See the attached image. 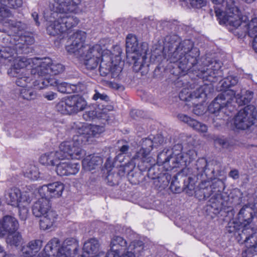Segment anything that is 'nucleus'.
<instances>
[{
    "label": "nucleus",
    "mask_w": 257,
    "mask_h": 257,
    "mask_svg": "<svg viewBox=\"0 0 257 257\" xmlns=\"http://www.w3.org/2000/svg\"><path fill=\"white\" fill-rule=\"evenodd\" d=\"M164 50L167 51L169 60L173 64L170 70L168 82L177 86H184L182 77L191 78L193 84L195 80L201 79L215 83L223 76L219 61H214L203 67H199V49L194 47L193 42L190 39L180 41L177 35L167 36L164 43Z\"/></svg>",
    "instance_id": "obj_1"
},
{
    "label": "nucleus",
    "mask_w": 257,
    "mask_h": 257,
    "mask_svg": "<svg viewBox=\"0 0 257 257\" xmlns=\"http://www.w3.org/2000/svg\"><path fill=\"white\" fill-rule=\"evenodd\" d=\"M100 130L98 125L81 124L72 141L61 143L60 152H51L42 155L39 159L40 163L43 165L54 166L61 159H81L85 155L82 146L92 142V139L100 133Z\"/></svg>",
    "instance_id": "obj_2"
},
{
    "label": "nucleus",
    "mask_w": 257,
    "mask_h": 257,
    "mask_svg": "<svg viewBox=\"0 0 257 257\" xmlns=\"http://www.w3.org/2000/svg\"><path fill=\"white\" fill-rule=\"evenodd\" d=\"M21 22L8 20L4 23V28L0 32L7 34V38H3L4 42H9L11 46L0 50V57L4 59H10L13 56L10 52L11 47H13L17 54L26 53L29 46L33 44L35 39L33 36L23 35L24 28Z\"/></svg>",
    "instance_id": "obj_3"
},
{
    "label": "nucleus",
    "mask_w": 257,
    "mask_h": 257,
    "mask_svg": "<svg viewBox=\"0 0 257 257\" xmlns=\"http://www.w3.org/2000/svg\"><path fill=\"white\" fill-rule=\"evenodd\" d=\"M252 206H243L238 214V220L243 224L241 233L236 236L239 243L245 244L246 249L242 251V257H252L257 254V235L255 229L248 226L253 218Z\"/></svg>",
    "instance_id": "obj_4"
},
{
    "label": "nucleus",
    "mask_w": 257,
    "mask_h": 257,
    "mask_svg": "<svg viewBox=\"0 0 257 257\" xmlns=\"http://www.w3.org/2000/svg\"><path fill=\"white\" fill-rule=\"evenodd\" d=\"M182 145L179 144L171 149L165 148L158 154L156 164L161 165L167 171L187 167L195 159L197 154L193 150L182 152Z\"/></svg>",
    "instance_id": "obj_5"
},
{
    "label": "nucleus",
    "mask_w": 257,
    "mask_h": 257,
    "mask_svg": "<svg viewBox=\"0 0 257 257\" xmlns=\"http://www.w3.org/2000/svg\"><path fill=\"white\" fill-rule=\"evenodd\" d=\"M224 189V183L220 179L204 180L201 182L198 189L195 191V196L199 200L209 198L207 205V210L212 209V212L216 214L224 205V199L222 195Z\"/></svg>",
    "instance_id": "obj_6"
},
{
    "label": "nucleus",
    "mask_w": 257,
    "mask_h": 257,
    "mask_svg": "<svg viewBox=\"0 0 257 257\" xmlns=\"http://www.w3.org/2000/svg\"><path fill=\"white\" fill-rule=\"evenodd\" d=\"M214 7L217 20L220 25H226L237 28L243 24V17L234 0H211Z\"/></svg>",
    "instance_id": "obj_7"
},
{
    "label": "nucleus",
    "mask_w": 257,
    "mask_h": 257,
    "mask_svg": "<svg viewBox=\"0 0 257 257\" xmlns=\"http://www.w3.org/2000/svg\"><path fill=\"white\" fill-rule=\"evenodd\" d=\"M144 43H139L137 37L128 34L125 40L126 56L129 63H133V69L139 71L145 65L147 59L148 47Z\"/></svg>",
    "instance_id": "obj_8"
},
{
    "label": "nucleus",
    "mask_w": 257,
    "mask_h": 257,
    "mask_svg": "<svg viewBox=\"0 0 257 257\" xmlns=\"http://www.w3.org/2000/svg\"><path fill=\"white\" fill-rule=\"evenodd\" d=\"M139 243V241L134 240L128 245L127 241L122 237L114 236L111 240L110 248L106 253L105 257H121L131 254L136 257V248Z\"/></svg>",
    "instance_id": "obj_9"
},
{
    "label": "nucleus",
    "mask_w": 257,
    "mask_h": 257,
    "mask_svg": "<svg viewBox=\"0 0 257 257\" xmlns=\"http://www.w3.org/2000/svg\"><path fill=\"white\" fill-rule=\"evenodd\" d=\"M234 93L231 90L225 91L219 94L209 105L208 110L211 113H223L226 116L230 115L236 110L235 105L229 103Z\"/></svg>",
    "instance_id": "obj_10"
},
{
    "label": "nucleus",
    "mask_w": 257,
    "mask_h": 257,
    "mask_svg": "<svg viewBox=\"0 0 257 257\" xmlns=\"http://www.w3.org/2000/svg\"><path fill=\"white\" fill-rule=\"evenodd\" d=\"M86 102L81 96L73 95L63 98L56 105L57 110L63 114H74L83 110Z\"/></svg>",
    "instance_id": "obj_11"
},
{
    "label": "nucleus",
    "mask_w": 257,
    "mask_h": 257,
    "mask_svg": "<svg viewBox=\"0 0 257 257\" xmlns=\"http://www.w3.org/2000/svg\"><path fill=\"white\" fill-rule=\"evenodd\" d=\"M35 60L39 61V64L36 66H32L31 73L32 75L43 76L51 74L58 75L63 72L65 67L60 63H54L51 59L45 58L44 60L35 58Z\"/></svg>",
    "instance_id": "obj_12"
},
{
    "label": "nucleus",
    "mask_w": 257,
    "mask_h": 257,
    "mask_svg": "<svg viewBox=\"0 0 257 257\" xmlns=\"http://www.w3.org/2000/svg\"><path fill=\"white\" fill-rule=\"evenodd\" d=\"M99 71L102 76L110 74L112 78L120 79L122 68L118 64L113 63L112 54L109 51L102 55Z\"/></svg>",
    "instance_id": "obj_13"
},
{
    "label": "nucleus",
    "mask_w": 257,
    "mask_h": 257,
    "mask_svg": "<svg viewBox=\"0 0 257 257\" xmlns=\"http://www.w3.org/2000/svg\"><path fill=\"white\" fill-rule=\"evenodd\" d=\"M254 106L247 105L240 109L233 118V127L236 130H245L252 125L256 119V114L250 108Z\"/></svg>",
    "instance_id": "obj_14"
},
{
    "label": "nucleus",
    "mask_w": 257,
    "mask_h": 257,
    "mask_svg": "<svg viewBox=\"0 0 257 257\" xmlns=\"http://www.w3.org/2000/svg\"><path fill=\"white\" fill-rule=\"evenodd\" d=\"M102 49L99 45H95L88 47L86 51H83L77 56L80 57L84 60V64L88 70L96 69L99 64L102 55Z\"/></svg>",
    "instance_id": "obj_15"
},
{
    "label": "nucleus",
    "mask_w": 257,
    "mask_h": 257,
    "mask_svg": "<svg viewBox=\"0 0 257 257\" xmlns=\"http://www.w3.org/2000/svg\"><path fill=\"white\" fill-rule=\"evenodd\" d=\"M86 38V32L77 30L70 37L71 43L66 46V50L70 54H74L77 56L80 55L86 51L88 47H91L88 45H85Z\"/></svg>",
    "instance_id": "obj_16"
},
{
    "label": "nucleus",
    "mask_w": 257,
    "mask_h": 257,
    "mask_svg": "<svg viewBox=\"0 0 257 257\" xmlns=\"http://www.w3.org/2000/svg\"><path fill=\"white\" fill-rule=\"evenodd\" d=\"M4 199L8 205L15 207L20 205L21 203H26V201L30 198L19 188L13 186L5 190Z\"/></svg>",
    "instance_id": "obj_17"
},
{
    "label": "nucleus",
    "mask_w": 257,
    "mask_h": 257,
    "mask_svg": "<svg viewBox=\"0 0 257 257\" xmlns=\"http://www.w3.org/2000/svg\"><path fill=\"white\" fill-rule=\"evenodd\" d=\"M78 241L73 237L66 238L58 249L56 257H73L78 253Z\"/></svg>",
    "instance_id": "obj_18"
},
{
    "label": "nucleus",
    "mask_w": 257,
    "mask_h": 257,
    "mask_svg": "<svg viewBox=\"0 0 257 257\" xmlns=\"http://www.w3.org/2000/svg\"><path fill=\"white\" fill-rule=\"evenodd\" d=\"M19 228L18 220L11 215H5L0 219V237H4L9 233H15Z\"/></svg>",
    "instance_id": "obj_19"
},
{
    "label": "nucleus",
    "mask_w": 257,
    "mask_h": 257,
    "mask_svg": "<svg viewBox=\"0 0 257 257\" xmlns=\"http://www.w3.org/2000/svg\"><path fill=\"white\" fill-rule=\"evenodd\" d=\"M80 168L79 163L72 161L59 162L56 165V172L61 177L75 175L78 173Z\"/></svg>",
    "instance_id": "obj_20"
},
{
    "label": "nucleus",
    "mask_w": 257,
    "mask_h": 257,
    "mask_svg": "<svg viewBox=\"0 0 257 257\" xmlns=\"http://www.w3.org/2000/svg\"><path fill=\"white\" fill-rule=\"evenodd\" d=\"M168 171L161 165L155 163V162L148 170L147 176L152 180L165 178L166 183L165 185H168L171 179V175L168 172Z\"/></svg>",
    "instance_id": "obj_21"
},
{
    "label": "nucleus",
    "mask_w": 257,
    "mask_h": 257,
    "mask_svg": "<svg viewBox=\"0 0 257 257\" xmlns=\"http://www.w3.org/2000/svg\"><path fill=\"white\" fill-rule=\"evenodd\" d=\"M99 246L97 239L94 238H90L83 245V253L88 255L87 257H105V252L99 250Z\"/></svg>",
    "instance_id": "obj_22"
},
{
    "label": "nucleus",
    "mask_w": 257,
    "mask_h": 257,
    "mask_svg": "<svg viewBox=\"0 0 257 257\" xmlns=\"http://www.w3.org/2000/svg\"><path fill=\"white\" fill-rule=\"evenodd\" d=\"M77 10L73 12L66 11L60 12L62 13L59 17V21L63 24V28H66V33L68 34L72 29L75 27L79 22V19L76 17Z\"/></svg>",
    "instance_id": "obj_23"
},
{
    "label": "nucleus",
    "mask_w": 257,
    "mask_h": 257,
    "mask_svg": "<svg viewBox=\"0 0 257 257\" xmlns=\"http://www.w3.org/2000/svg\"><path fill=\"white\" fill-rule=\"evenodd\" d=\"M50 208V200L44 194V196H42L35 202L32 207V212L36 217H40L52 211Z\"/></svg>",
    "instance_id": "obj_24"
},
{
    "label": "nucleus",
    "mask_w": 257,
    "mask_h": 257,
    "mask_svg": "<svg viewBox=\"0 0 257 257\" xmlns=\"http://www.w3.org/2000/svg\"><path fill=\"white\" fill-rule=\"evenodd\" d=\"M46 31L48 35L57 37L60 40L64 38L66 34V28H63V24L61 23L59 18L47 23Z\"/></svg>",
    "instance_id": "obj_25"
},
{
    "label": "nucleus",
    "mask_w": 257,
    "mask_h": 257,
    "mask_svg": "<svg viewBox=\"0 0 257 257\" xmlns=\"http://www.w3.org/2000/svg\"><path fill=\"white\" fill-rule=\"evenodd\" d=\"M64 185L60 182H55L42 186L39 190L40 194L42 191L47 190V195L51 198H58L61 196L64 190Z\"/></svg>",
    "instance_id": "obj_26"
},
{
    "label": "nucleus",
    "mask_w": 257,
    "mask_h": 257,
    "mask_svg": "<svg viewBox=\"0 0 257 257\" xmlns=\"http://www.w3.org/2000/svg\"><path fill=\"white\" fill-rule=\"evenodd\" d=\"M206 95L203 86L200 85L193 92L188 88H183L180 92L179 97L180 100L184 101H190L194 98L202 97V95Z\"/></svg>",
    "instance_id": "obj_27"
},
{
    "label": "nucleus",
    "mask_w": 257,
    "mask_h": 257,
    "mask_svg": "<svg viewBox=\"0 0 257 257\" xmlns=\"http://www.w3.org/2000/svg\"><path fill=\"white\" fill-rule=\"evenodd\" d=\"M56 75L48 74L47 75L39 76V79L35 80L33 84L36 89H42L49 86H56L59 80L55 78Z\"/></svg>",
    "instance_id": "obj_28"
},
{
    "label": "nucleus",
    "mask_w": 257,
    "mask_h": 257,
    "mask_svg": "<svg viewBox=\"0 0 257 257\" xmlns=\"http://www.w3.org/2000/svg\"><path fill=\"white\" fill-rule=\"evenodd\" d=\"M58 5L57 10L59 12H71L77 10L78 6L81 3V0H53Z\"/></svg>",
    "instance_id": "obj_29"
},
{
    "label": "nucleus",
    "mask_w": 257,
    "mask_h": 257,
    "mask_svg": "<svg viewBox=\"0 0 257 257\" xmlns=\"http://www.w3.org/2000/svg\"><path fill=\"white\" fill-rule=\"evenodd\" d=\"M178 118L182 121L187 123L194 130L199 133H206L207 131V126L188 115L184 114H179Z\"/></svg>",
    "instance_id": "obj_30"
},
{
    "label": "nucleus",
    "mask_w": 257,
    "mask_h": 257,
    "mask_svg": "<svg viewBox=\"0 0 257 257\" xmlns=\"http://www.w3.org/2000/svg\"><path fill=\"white\" fill-rule=\"evenodd\" d=\"M253 92L249 90H246L244 94L240 93L237 95L235 91L234 97H233L232 99L229 100V103L231 105H235L237 110V105L238 106H243L249 103L253 97Z\"/></svg>",
    "instance_id": "obj_31"
},
{
    "label": "nucleus",
    "mask_w": 257,
    "mask_h": 257,
    "mask_svg": "<svg viewBox=\"0 0 257 257\" xmlns=\"http://www.w3.org/2000/svg\"><path fill=\"white\" fill-rule=\"evenodd\" d=\"M40 220V227L41 229L47 230L55 226L58 214L55 211H50L44 215Z\"/></svg>",
    "instance_id": "obj_32"
},
{
    "label": "nucleus",
    "mask_w": 257,
    "mask_h": 257,
    "mask_svg": "<svg viewBox=\"0 0 257 257\" xmlns=\"http://www.w3.org/2000/svg\"><path fill=\"white\" fill-rule=\"evenodd\" d=\"M102 163V158L95 156L94 154L89 155L84 158L82 161V165L84 168L91 171Z\"/></svg>",
    "instance_id": "obj_33"
},
{
    "label": "nucleus",
    "mask_w": 257,
    "mask_h": 257,
    "mask_svg": "<svg viewBox=\"0 0 257 257\" xmlns=\"http://www.w3.org/2000/svg\"><path fill=\"white\" fill-rule=\"evenodd\" d=\"M134 158L138 160V167L142 172H148L151 165L155 162L153 157L144 155L140 156L138 154H136Z\"/></svg>",
    "instance_id": "obj_34"
},
{
    "label": "nucleus",
    "mask_w": 257,
    "mask_h": 257,
    "mask_svg": "<svg viewBox=\"0 0 257 257\" xmlns=\"http://www.w3.org/2000/svg\"><path fill=\"white\" fill-rule=\"evenodd\" d=\"M43 241L40 239H35L30 241L26 247L23 246L22 248V251L23 253L22 256L25 257V251L28 252L31 254V255H34L38 253L42 246Z\"/></svg>",
    "instance_id": "obj_35"
},
{
    "label": "nucleus",
    "mask_w": 257,
    "mask_h": 257,
    "mask_svg": "<svg viewBox=\"0 0 257 257\" xmlns=\"http://www.w3.org/2000/svg\"><path fill=\"white\" fill-rule=\"evenodd\" d=\"M31 62L34 63V60L27 59L25 57H18L14 60L13 67L9 72H21V69L27 67Z\"/></svg>",
    "instance_id": "obj_36"
},
{
    "label": "nucleus",
    "mask_w": 257,
    "mask_h": 257,
    "mask_svg": "<svg viewBox=\"0 0 257 257\" xmlns=\"http://www.w3.org/2000/svg\"><path fill=\"white\" fill-rule=\"evenodd\" d=\"M238 80L237 76H228L222 80V83L221 85V90L222 92L225 91L231 90L234 93L233 97L235 96V91L230 89L232 86H235L238 83Z\"/></svg>",
    "instance_id": "obj_37"
},
{
    "label": "nucleus",
    "mask_w": 257,
    "mask_h": 257,
    "mask_svg": "<svg viewBox=\"0 0 257 257\" xmlns=\"http://www.w3.org/2000/svg\"><path fill=\"white\" fill-rule=\"evenodd\" d=\"M8 74L10 76L17 77V79L16 81V84L22 87L21 88H24L27 87L28 83H30V81L32 80V79L28 76H21V73H23L24 72H8Z\"/></svg>",
    "instance_id": "obj_38"
},
{
    "label": "nucleus",
    "mask_w": 257,
    "mask_h": 257,
    "mask_svg": "<svg viewBox=\"0 0 257 257\" xmlns=\"http://www.w3.org/2000/svg\"><path fill=\"white\" fill-rule=\"evenodd\" d=\"M186 168L187 167H184V168H180V171H178L177 170L175 171V172L177 171L178 172L172 178H171L169 182V183H170L169 188L173 193H179L182 191V189L180 185L179 182L178 181V175H180L183 173Z\"/></svg>",
    "instance_id": "obj_39"
},
{
    "label": "nucleus",
    "mask_w": 257,
    "mask_h": 257,
    "mask_svg": "<svg viewBox=\"0 0 257 257\" xmlns=\"http://www.w3.org/2000/svg\"><path fill=\"white\" fill-rule=\"evenodd\" d=\"M60 240L57 237L52 238L46 245L44 249V251L51 253V255L56 256L58 249L60 247Z\"/></svg>",
    "instance_id": "obj_40"
},
{
    "label": "nucleus",
    "mask_w": 257,
    "mask_h": 257,
    "mask_svg": "<svg viewBox=\"0 0 257 257\" xmlns=\"http://www.w3.org/2000/svg\"><path fill=\"white\" fill-rule=\"evenodd\" d=\"M154 142L153 140L150 139L146 138L144 139L142 143V147L136 154L140 156L146 155L150 156V152L153 150Z\"/></svg>",
    "instance_id": "obj_41"
},
{
    "label": "nucleus",
    "mask_w": 257,
    "mask_h": 257,
    "mask_svg": "<svg viewBox=\"0 0 257 257\" xmlns=\"http://www.w3.org/2000/svg\"><path fill=\"white\" fill-rule=\"evenodd\" d=\"M33 87H25L24 88H21L20 91V96L24 99L30 100L34 99L36 96L37 93L35 89H37L35 88L33 85Z\"/></svg>",
    "instance_id": "obj_42"
},
{
    "label": "nucleus",
    "mask_w": 257,
    "mask_h": 257,
    "mask_svg": "<svg viewBox=\"0 0 257 257\" xmlns=\"http://www.w3.org/2000/svg\"><path fill=\"white\" fill-rule=\"evenodd\" d=\"M106 114L105 108H103L102 109V111L101 112H98V113L97 111L94 109L86 111L83 114V117L86 121H90L96 117H103V116H105Z\"/></svg>",
    "instance_id": "obj_43"
},
{
    "label": "nucleus",
    "mask_w": 257,
    "mask_h": 257,
    "mask_svg": "<svg viewBox=\"0 0 257 257\" xmlns=\"http://www.w3.org/2000/svg\"><path fill=\"white\" fill-rule=\"evenodd\" d=\"M6 238L7 242L11 245L18 246L20 245L22 239V235L17 231L15 233H9Z\"/></svg>",
    "instance_id": "obj_44"
},
{
    "label": "nucleus",
    "mask_w": 257,
    "mask_h": 257,
    "mask_svg": "<svg viewBox=\"0 0 257 257\" xmlns=\"http://www.w3.org/2000/svg\"><path fill=\"white\" fill-rule=\"evenodd\" d=\"M22 4V0H0V7L8 9H17L20 8Z\"/></svg>",
    "instance_id": "obj_45"
},
{
    "label": "nucleus",
    "mask_w": 257,
    "mask_h": 257,
    "mask_svg": "<svg viewBox=\"0 0 257 257\" xmlns=\"http://www.w3.org/2000/svg\"><path fill=\"white\" fill-rule=\"evenodd\" d=\"M246 26L248 35L253 38L257 37V17L252 18L247 24L244 25Z\"/></svg>",
    "instance_id": "obj_46"
},
{
    "label": "nucleus",
    "mask_w": 257,
    "mask_h": 257,
    "mask_svg": "<svg viewBox=\"0 0 257 257\" xmlns=\"http://www.w3.org/2000/svg\"><path fill=\"white\" fill-rule=\"evenodd\" d=\"M241 226L243 227V224L239 220L232 219L228 223L226 230L229 233H232L235 235L236 232H238V234L240 233L239 232V230Z\"/></svg>",
    "instance_id": "obj_47"
},
{
    "label": "nucleus",
    "mask_w": 257,
    "mask_h": 257,
    "mask_svg": "<svg viewBox=\"0 0 257 257\" xmlns=\"http://www.w3.org/2000/svg\"><path fill=\"white\" fill-rule=\"evenodd\" d=\"M30 200L26 201V203H21L19 206H16L19 208V217L21 220H26L29 215V207Z\"/></svg>",
    "instance_id": "obj_48"
},
{
    "label": "nucleus",
    "mask_w": 257,
    "mask_h": 257,
    "mask_svg": "<svg viewBox=\"0 0 257 257\" xmlns=\"http://www.w3.org/2000/svg\"><path fill=\"white\" fill-rule=\"evenodd\" d=\"M24 175L25 177L34 180L39 177L38 169L34 165H30L25 171H24Z\"/></svg>",
    "instance_id": "obj_49"
},
{
    "label": "nucleus",
    "mask_w": 257,
    "mask_h": 257,
    "mask_svg": "<svg viewBox=\"0 0 257 257\" xmlns=\"http://www.w3.org/2000/svg\"><path fill=\"white\" fill-rule=\"evenodd\" d=\"M208 166V162L206 159L204 158H200L197 160L196 163V168L197 171L202 173L207 174V169Z\"/></svg>",
    "instance_id": "obj_50"
},
{
    "label": "nucleus",
    "mask_w": 257,
    "mask_h": 257,
    "mask_svg": "<svg viewBox=\"0 0 257 257\" xmlns=\"http://www.w3.org/2000/svg\"><path fill=\"white\" fill-rule=\"evenodd\" d=\"M57 90L62 93H71L70 84L66 82L58 83L56 86Z\"/></svg>",
    "instance_id": "obj_51"
},
{
    "label": "nucleus",
    "mask_w": 257,
    "mask_h": 257,
    "mask_svg": "<svg viewBox=\"0 0 257 257\" xmlns=\"http://www.w3.org/2000/svg\"><path fill=\"white\" fill-rule=\"evenodd\" d=\"M180 2H186L187 0H180ZM190 4L194 8L200 9L206 5L205 0H189Z\"/></svg>",
    "instance_id": "obj_52"
},
{
    "label": "nucleus",
    "mask_w": 257,
    "mask_h": 257,
    "mask_svg": "<svg viewBox=\"0 0 257 257\" xmlns=\"http://www.w3.org/2000/svg\"><path fill=\"white\" fill-rule=\"evenodd\" d=\"M12 16V12L8 9L0 7V21H4L5 19Z\"/></svg>",
    "instance_id": "obj_53"
},
{
    "label": "nucleus",
    "mask_w": 257,
    "mask_h": 257,
    "mask_svg": "<svg viewBox=\"0 0 257 257\" xmlns=\"http://www.w3.org/2000/svg\"><path fill=\"white\" fill-rule=\"evenodd\" d=\"M26 254L25 257H50L51 256V253H48L47 251L43 250V251L39 252L37 255L36 254L34 255H31L29 252L26 251L24 252Z\"/></svg>",
    "instance_id": "obj_54"
},
{
    "label": "nucleus",
    "mask_w": 257,
    "mask_h": 257,
    "mask_svg": "<svg viewBox=\"0 0 257 257\" xmlns=\"http://www.w3.org/2000/svg\"><path fill=\"white\" fill-rule=\"evenodd\" d=\"M93 99L94 100H97L100 99L101 100H107L108 97V96L105 94H101L97 91H95V93L93 95Z\"/></svg>",
    "instance_id": "obj_55"
},
{
    "label": "nucleus",
    "mask_w": 257,
    "mask_h": 257,
    "mask_svg": "<svg viewBox=\"0 0 257 257\" xmlns=\"http://www.w3.org/2000/svg\"><path fill=\"white\" fill-rule=\"evenodd\" d=\"M228 176L233 179L236 180L239 177V172L237 169L232 170L229 172Z\"/></svg>",
    "instance_id": "obj_56"
},
{
    "label": "nucleus",
    "mask_w": 257,
    "mask_h": 257,
    "mask_svg": "<svg viewBox=\"0 0 257 257\" xmlns=\"http://www.w3.org/2000/svg\"><path fill=\"white\" fill-rule=\"evenodd\" d=\"M57 96V94L53 92H46L44 94V97L48 100H52Z\"/></svg>",
    "instance_id": "obj_57"
},
{
    "label": "nucleus",
    "mask_w": 257,
    "mask_h": 257,
    "mask_svg": "<svg viewBox=\"0 0 257 257\" xmlns=\"http://www.w3.org/2000/svg\"><path fill=\"white\" fill-rule=\"evenodd\" d=\"M130 147L128 145H124L119 148V151L120 153L118 154V156L122 154H126L129 150Z\"/></svg>",
    "instance_id": "obj_58"
},
{
    "label": "nucleus",
    "mask_w": 257,
    "mask_h": 257,
    "mask_svg": "<svg viewBox=\"0 0 257 257\" xmlns=\"http://www.w3.org/2000/svg\"><path fill=\"white\" fill-rule=\"evenodd\" d=\"M200 107H201V106L198 105V104H196L194 107V108H193V112L197 115H200L201 114H202L203 113V111L201 109V108H200Z\"/></svg>",
    "instance_id": "obj_59"
},
{
    "label": "nucleus",
    "mask_w": 257,
    "mask_h": 257,
    "mask_svg": "<svg viewBox=\"0 0 257 257\" xmlns=\"http://www.w3.org/2000/svg\"><path fill=\"white\" fill-rule=\"evenodd\" d=\"M216 142L223 148L227 146V141L226 139L218 138L216 140Z\"/></svg>",
    "instance_id": "obj_60"
},
{
    "label": "nucleus",
    "mask_w": 257,
    "mask_h": 257,
    "mask_svg": "<svg viewBox=\"0 0 257 257\" xmlns=\"http://www.w3.org/2000/svg\"><path fill=\"white\" fill-rule=\"evenodd\" d=\"M32 16L33 18V19H34V21L35 22L36 25L37 26H39L40 25V23L39 21V15H38V14L37 12H34V13H33L32 14Z\"/></svg>",
    "instance_id": "obj_61"
},
{
    "label": "nucleus",
    "mask_w": 257,
    "mask_h": 257,
    "mask_svg": "<svg viewBox=\"0 0 257 257\" xmlns=\"http://www.w3.org/2000/svg\"><path fill=\"white\" fill-rule=\"evenodd\" d=\"M255 193H257V188L255 191ZM252 207L253 208L254 210V214H255L257 216V196L254 199L253 204H252Z\"/></svg>",
    "instance_id": "obj_62"
},
{
    "label": "nucleus",
    "mask_w": 257,
    "mask_h": 257,
    "mask_svg": "<svg viewBox=\"0 0 257 257\" xmlns=\"http://www.w3.org/2000/svg\"><path fill=\"white\" fill-rule=\"evenodd\" d=\"M141 111L139 110H132L130 112V115L131 116L134 118H136L135 115L136 116H138V114H141Z\"/></svg>",
    "instance_id": "obj_63"
},
{
    "label": "nucleus",
    "mask_w": 257,
    "mask_h": 257,
    "mask_svg": "<svg viewBox=\"0 0 257 257\" xmlns=\"http://www.w3.org/2000/svg\"><path fill=\"white\" fill-rule=\"evenodd\" d=\"M0 247L2 248L3 251L0 252V253L4 252L3 257H16V256L12 253H7L6 251H4V249L2 246L0 245Z\"/></svg>",
    "instance_id": "obj_64"
}]
</instances>
